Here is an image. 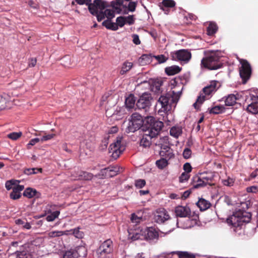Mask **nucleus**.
<instances>
[{
	"mask_svg": "<svg viewBox=\"0 0 258 258\" xmlns=\"http://www.w3.org/2000/svg\"><path fill=\"white\" fill-rule=\"evenodd\" d=\"M76 2L80 5L86 4L88 6L90 13L96 16L98 21H101L106 18L107 20L103 22L102 25L108 29L114 31L118 29L117 25L110 21V20L114 17V13H125V12H122L124 6L122 2L123 1H115L116 2L115 3L112 1L111 7L107 5L105 1H93V3H91L92 1Z\"/></svg>",
	"mask_w": 258,
	"mask_h": 258,
	"instance_id": "obj_1",
	"label": "nucleus"
},
{
	"mask_svg": "<svg viewBox=\"0 0 258 258\" xmlns=\"http://www.w3.org/2000/svg\"><path fill=\"white\" fill-rule=\"evenodd\" d=\"M178 86L174 87V90L168 92L165 95L160 97L156 104L157 107H160L159 112H166L171 109L172 106L174 107L178 101L183 89L177 90Z\"/></svg>",
	"mask_w": 258,
	"mask_h": 258,
	"instance_id": "obj_2",
	"label": "nucleus"
},
{
	"mask_svg": "<svg viewBox=\"0 0 258 258\" xmlns=\"http://www.w3.org/2000/svg\"><path fill=\"white\" fill-rule=\"evenodd\" d=\"M219 83L217 81H213L210 84L204 87L202 92L200 93L197 101L193 104L195 108L199 109V105L201 104L205 100L209 99L212 94L214 93L219 87Z\"/></svg>",
	"mask_w": 258,
	"mask_h": 258,
	"instance_id": "obj_3",
	"label": "nucleus"
},
{
	"mask_svg": "<svg viewBox=\"0 0 258 258\" xmlns=\"http://www.w3.org/2000/svg\"><path fill=\"white\" fill-rule=\"evenodd\" d=\"M251 219V214L249 213L238 210L227 218V222L234 227H238L243 223H248Z\"/></svg>",
	"mask_w": 258,
	"mask_h": 258,
	"instance_id": "obj_4",
	"label": "nucleus"
},
{
	"mask_svg": "<svg viewBox=\"0 0 258 258\" xmlns=\"http://www.w3.org/2000/svg\"><path fill=\"white\" fill-rule=\"evenodd\" d=\"M220 57L215 52H211L201 60V67L209 70H217L222 66Z\"/></svg>",
	"mask_w": 258,
	"mask_h": 258,
	"instance_id": "obj_5",
	"label": "nucleus"
},
{
	"mask_svg": "<svg viewBox=\"0 0 258 258\" xmlns=\"http://www.w3.org/2000/svg\"><path fill=\"white\" fill-rule=\"evenodd\" d=\"M170 55L173 60L179 61L181 63H188L191 58V53L188 49H180L172 51Z\"/></svg>",
	"mask_w": 258,
	"mask_h": 258,
	"instance_id": "obj_6",
	"label": "nucleus"
},
{
	"mask_svg": "<svg viewBox=\"0 0 258 258\" xmlns=\"http://www.w3.org/2000/svg\"><path fill=\"white\" fill-rule=\"evenodd\" d=\"M160 147V155L163 157L170 159L174 156L172 150L169 146L167 137L160 138L158 143H156Z\"/></svg>",
	"mask_w": 258,
	"mask_h": 258,
	"instance_id": "obj_7",
	"label": "nucleus"
},
{
	"mask_svg": "<svg viewBox=\"0 0 258 258\" xmlns=\"http://www.w3.org/2000/svg\"><path fill=\"white\" fill-rule=\"evenodd\" d=\"M146 122L149 124V126L147 131L148 133L151 134V136L156 137L158 135L163 126V123L156 120L152 116H147L146 117Z\"/></svg>",
	"mask_w": 258,
	"mask_h": 258,
	"instance_id": "obj_8",
	"label": "nucleus"
},
{
	"mask_svg": "<svg viewBox=\"0 0 258 258\" xmlns=\"http://www.w3.org/2000/svg\"><path fill=\"white\" fill-rule=\"evenodd\" d=\"M122 139L121 137H117L115 141L109 146V152L114 159H117L125 149L124 146L121 144Z\"/></svg>",
	"mask_w": 258,
	"mask_h": 258,
	"instance_id": "obj_9",
	"label": "nucleus"
},
{
	"mask_svg": "<svg viewBox=\"0 0 258 258\" xmlns=\"http://www.w3.org/2000/svg\"><path fill=\"white\" fill-rule=\"evenodd\" d=\"M143 124V117L138 113H134L128 122L127 131L128 132L134 133L139 130Z\"/></svg>",
	"mask_w": 258,
	"mask_h": 258,
	"instance_id": "obj_10",
	"label": "nucleus"
},
{
	"mask_svg": "<svg viewBox=\"0 0 258 258\" xmlns=\"http://www.w3.org/2000/svg\"><path fill=\"white\" fill-rule=\"evenodd\" d=\"M214 177V174L213 172H210L202 173L198 178L197 183L194 185V187L198 188L206 186L207 184H213Z\"/></svg>",
	"mask_w": 258,
	"mask_h": 258,
	"instance_id": "obj_11",
	"label": "nucleus"
},
{
	"mask_svg": "<svg viewBox=\"0 0 258 258\" xmlns=\"http://www.w3.org/2000/svg\"><path fill=\"white\" fill-rule=\"evenodd\" d=\"M113 250V245L110 239L104 241L100 246L97 251V254L100 258H105V255L111 253Z\"/></svg>",
	"mask_w": 258,
	"mask_h": 258,
	"instance_id": "obj_12",
	"label": "nucleus"
},
{
	"mask_svg": "<svg viewBox=\"0 0 258 258\" xmlns=\"http://www.w3.org/2000/svg\"><path fill=\"white\" fill-rule=\"evenodd\" d=\"M86 255V248L81 246L77 247V249H71L66 251L63 255V258H84Z\"/></svg>",
	"mask_w": 258,
	"mask_h": 258,
	"instance_id": "obj_13",
	"label": "nucleus"
},
{
	"mask_svg": "<svg viewBox=\"0 0 258 258\" xmlns=\"http://www.w3.org/2000/svg\"><path fill=\"white\" fill-rule=\"evenodd\" d=\"M128 238L132 240H144L146 237V231L140 228L128 230Z\"/></svg>",
	"mask_w": 258,
	"mask_h": 258,
	"instance_id": "obj_14",
	"label": "nucleus"
},
{
	"mask_svg": "<svg viewBox=\"0 0 258 258\" xmlns=\"http://www.w3.org/2000/svg\"><path fill=\"white\" fill-rule=\"evenodd\" d=\"M240 62L241 64L239 70L240 76L243 80H247L251 75L250 66L247 60L244 59H240Z\"/></svg>",
	"mask_w": 258,
	"mask_h": 258,
	"instance_id": "obj_15",
	"label": "nucleus"
},
{
	"mask_svg": "<svg viewBox=\"0 0 258 258\" xmlns=\"http://www.w3.org/2000/svg\"><path fill=\"white\" fill-rule=\"evenodd\" d=\"M136 105L139 109H145L146 111L151 105V97L149 94H143L138 100Z\"/></svg>",
	"mask_w": 258,
	"mask_h": 258,
	"instance_id": "obj_16",
	"label": "nucleus"
},
{
	"mask_svg": "<svg viewBox=\"0 0 258 258\" xmlns=\"http://www.w3.org/2000/svg\"><path fill=\"white\" fill-rule=\"evenodd\" d=\"M169 218V215L167 212L164 209L158 210L154 217L155 221L159 224L164 223L165 221L168 220Z\"/></svg>",
	"mask_w": 258,
	"mask_h": 258,
	"instance_id": "obj_17",
	"label": "nucleus"
},
{
	"mask_svg": "<svg viewBox=\"0 0 258 258\" xmlns=\"http://www.w3.org/2000/svg\"><path fill=\"white\" fill-rule=\"evenodd\" d=\"M176 216L180 217H188L190 216L191 211L187 206H178L175 209Z\"/></svg>",
	"mask_w": 258,
	"mask_h": 258,
	"instance_id": "obj_18",
	"label": "nucleus"
},
{
	"mask_svg": "<svg viewBox=\"0 0 258 258\" xmlns=\"http://www.w3.org/2000/svg\"><path fill=\"white\" fill-rule=\"evenodd\" d=\"M154 136H151V134L148 133L147 131L143 135L142 138L140 141V146L147 148L150 147L151 144V140L154 138Z\"/></svg>",
	"mask_w": 258,
	"mask_h": 258,
	"instance_id": "obj_19",
	"label": "nucleus"
},
{
	"mask_svg": "<svg viewBox=\"0 0 258 258\" xmlns=\"http://www.w3.org/2000/svg\"><path fill=\"white\" fill-rule=\"evenodd\" d=\"M144 231H146V237L145 239L153 240L158 238V232L155 229L152 227H150L146 229H144Z\"/></svg>",
	"mask_w": 258,
	"mask_h": 258,
	"instance_id": "obj_20",
	"label": "nucleus"
},
{
	"mask_svg": "<svg viewBox=\"0 0 258 258\" xmlns=\"http://www.w3.org/2000/svg\"><path fill=\"white\" fill-rule=\"evenodd\" d=\"M24 189V185L18 184L14 187L12 192L10 194V198L13 200H17L21 196V192Z\"/></svg>",
	"mask_w": 258,
	"mask_h": 258,
	"instance_id": "obj_21",
	"label": "nucleus"
},
{
	"mask_svg": "<svg viewBox=\"0 0 258 258\" xmlns=\"http://www.w3.org/2000/svg\"><path fill=\"white\" fill-rule=\"evenodd\" d=\"M174 1H162L159 3V6L161 9L165 12V14H167L169 9L175 6Z\"/></svg>",
	"mask_w": 258,
	"mask_h": 258,
	"instance_id": "obj_22",
	"label": "nucleus"
},
{
	"mask_svg": "<svg viewBox=\"0 0 258 258\" xmlns=\"http://www.w3.org/2000/svg\"><path fill=\"white\" fill-rule=\"evenodd\" d=\"M11 101L10 95L4 93L0 95V110L5 109L7 106V103Z\"/></svg>",
	"mask_w": 258,
	"mask_h": 258,
	"instance_id": "obj_23",
	"label": "nucleus"
},
{
	"mask_svg": "<svg viewBox=\"0 0 258 258\" xmlns=\"http://www.w3.org/2000/svg\"><path fill=\"white\" fill-rule=\"evenodd\" d=\"M196 204L201 211H205L211 206L210 203L204 199H200Z\"/></svg>",
	"mask_w": 258,
	"mask_h": 258,
	"instance_id": "obj_24",
	"label": "nucleus"
},
{
	"mask_svg": "<svg viewBox=\"0 0 258 258\" xmlns=\"http://www.w3.org/2000/svg\"><path fill=\"white\" fill-rule=\"evenodd\" d=\"M105 174L109 176H114L120 172L119 168L118 166L109 167L104 169Z\"/></svg>",
	"mask_w": 258,
	"mask_h": 258,
	"instance_id": "obj_25",
	"label": "nucleus"
},
{
	"mask_svg": "<svg viewBox=\"0 0 258 258\" xmlns=\"http://www.w3.org/2000/svg\"><path fill=\"white\" fill-rule=\"evenodd\" d=\"M180 71L181 68L177 66H172L165 69V72L169 76L174 75Z\"/></svg>",
	"mask_w": 258,
	"mask_h": 258,
	"instance_id": "obj_26",
	"label": "nucleus"
},
{
	"mask_svg": "<svg viewBox=\"0 0 258 258\" xmlns=\"http://www.w3.org/2000/svg\"><path fill=\"white\" fill-rule=\"evenodd\" d=\"M153 56L150 54H143L139 59V62L141 65L150 63L152 61Z\"/></svg>",
	"mask_w": 258,
	"mask_h": 258,
	"instance_id": "obj_27",
	"label": "nucleus"
},
{
	"mask_svg": "<svg viewBox=\"0 0 258 258\" xmlns=\"http://www.w3.org/2000/svg\"><path fill=\"white\" fill-rule=\"evenodd\" d=\"M133 67V63L128 61H125L122 65L120 74L124 75L128 72Z\"/></svg>",
	"mask_w": 258,
	"mask_h": 258,
	"instance_id": "obj_28",
	"label": "nucleus"
},
{
	"mask_svg": "<svg viewBox=\"0 0 258 258\" xmlns=\"http://www.w3.org/2000/svg\"><path fill=\"white\" fill-rule=\"evenodd\" d=\"M182 133V128L180 126H173L170 130V135L177 138Z\"/></svg>",
	"mask_w": 258,
	"mask_h": 258,
	"instance_id": "obj_29",
	"label": "nucleus"
},
{
	"mask_svg": "<svg viewBox=\"0 0 258 258\" xmlns=\"http://www.w3.org/2000/svg\"><path fill=\"white\" fill-rule=\"evenodd\" d=\"M236 95L234 94L229 95L225 100V105L226 106H233L236 103L237 100Z\"/></svg>",
	"mask_w": 258,
	"mask_h": 258,
	"instance_id": "obj_30",
	"label": "nucleus"
},
{
	"mask_svg": "<svg viewBox=\"0 0 258 258\" xmlns=\"http://www.w3.org/2000/svg\"><path fill=\"white\" fill-rule=\"evenodd\" d=\"M218 27L216 23L210 22L207 28V34L209 36L214 35L217 31Z\"/></svg>",
	"mask_w": 258,
	"mask_h": 258,
	"instance_id": "obj_31",
	"label": "nucleus"
},
{
	"mask_svg": "<svg viewBox=\"0 0 258 258\" xmlns=\"http://www.w3.org/2000/svg\"><path fill=\"white\" fill-rule=\"evenodd\" d=\"M246 109L248 112L252 114L258 113V102H252L247 106Z\"/></svg>",
	"mask_w": 258,
	"mask_h": 258,
	"instance_id": "obj_32",
	"label": "nucleus"
},
{
	"mask_svg": "<svg viewBox=\"0 0 258 258\" xmlns=\"http://www.w3.org/2000/svg\"><path fill=\"white\" fill-rule=\"evenodd\" d=\"M136 99L135 96L131 94L125 99V105L126 107L128 108H132L135 104Z\"/></svg>",
	"mask_w": 258,
	"mask_h": 258,
	"instance_id": "obj_33",
	"label": "nucleus"
},
{
	"mask_svg": "<svg viewBox=\"0 0 258 258\" xmlns=\"http://www.w3.org/2000/svg\"><path fill=\"white\" fill-rule=\"evenodd\" d=\"M168 160L167 158H162L156 161V165L159 169H163L168 164Z\"/></svg>",
	"mask_w": 258,
	"mask_h": 258,
	"instance_id": "obj_34",
	"label": "nucleus"
},
{
	"mask_svg": "<svg viewBox=\"0 0 258 258\" xmlns=\"http://www.w3.org/2000/svg\"><path fill=\"white\" fill-rule=\"evenodd\" d=\"M70 232L71 231H52L49 232L48 236L50 237H58L63 235H68Z\"/></svg>",
	"mask_w": 258,
	"mask_h": 258,
	"instance_id": "obj_35",
	"label": "nucleus"
},
{
	"mask_svg": "<svg viewBox=\"0 0 258 258\" xmlns=\"http://www.w3.org/2000/svg\"><path fill=\"white\" fill-rule=\"evenodd\" d=\"M36 189L29 187L24 190L23 196L28 198H32L36 195Z\"/></svg>",
	"mask_w": 258,
	"mask_h": 258,
	"instance_id": "obj_36",
	"label": "nucleus"
},
{
	"mask_svg": "<svg viewBox=\"0 0 258 258\" xmlns=\"http://www.w3.org/2000/svg\"><path fill=\"white\" fill-rule=\"evenodd\" d=\"M172 253L177 254L179 258H195V255L186 251H173Z\"/></svg>",
	"mask_w": 258,
	"mask_h": 258,
	"instance_id": "obj_37",
	"label": "nucleus"
},
{
	"mask_svg": "<svg viewBox=\"0 0 258 258\" xmlns=\"http://www.w3.org/2000/svg\"><path fill=\"white\" fill-rule=\"evenodd\" d=\"M20 183L19 180H10L7 181L5 184L6 188L7 190H9L13 189L14 187Z\"/></svg>",
	"mask_w": 258,
	"mask_h": 258,
	"instance_id": "obj_38",
	"label": "nucleus"
},
{
	"mask_svg": "<svg viewBox=\"0 0 258 258\" xmlns=\"http://www.w3.org/2000/svg\"><path fill=\"white\" fill-rule=\"evenodd\" d=\"M92 177L93 175L91 173L82 171L80 172L79 176L77 177V179L81 180H90L92 179Z\"/></svg>",
	"mask_w": 258,
	"mask_h": 258,
	"instance_id": "obj_39",
	"label": "nucleus"
},
{
	"mask_svg": "<svg viewBox=\"0 0 258 258\" xmlns=\"http://www.w3.org/2000/svg\"><path fill=\"white\" fill-rule=\"evenodd\" d=\"M224 107L222 105L215 106L210 109V113L213 114H219L223 112L224 110Z\"/></svg>",
	"mask_w": 258,
	"mask_h": 258,
	"instance_id": "obj_40",
	"label": "nucleus"
},
{
	"mask_svg": "<svg viewBox=\"0 0 258 258\" xmlns=\"http://www.w3.org/2000/svg\"><path fill=\"white\" fill-rule=\"evenodd\" d=\"M15 223L16 224L21 226L23 228H25L26 229H30L31 227L30 224L28 222H26L25 221L19 219L15 221Z\"/></svg>",
	"mask_w": 258,
	"mask_h": 258,
	"instance_id": "obj_41",
	"label": "nucleus"
},
{
	"mask_svg": "<svg viewBox=\"0 0 258 258\" xmlns=\"http://www.w3.org/2000/svg\"><path fill=\"white\" fill-rule=\"evenodd\" d=\"M60 212L58 211H54L46 216V219L48 222L54 221L59 215Z\"/></svg>",
	"mask_w": 258,
	"mask_h": 258,
	"instance_id": "obj_42",
	"label": "nucleus"
},
{
	"mask_svg": "<svg viewBox=\"0 0 258 258\" xmlns=\"http://www.w3.org/2000/svg\"><path fill=\"white\" fill-rule=\"evenodd\" d=\"M42 172V169L41 168H28L26 169L24 172L25 174L27 175H31L32 174H36L38 172Z\"/></svg>",
	"mask_w": 258,
	"mask_h": 258,
	"instance_id": "obj_43",
	"label": "nucleus"
},
{
	"mask_svg": "<svg viewBox=\"0 0 258 258\" xmlns=\"http://www.w3.org/2000/svg\"><path fill=\"white\" fill-rule=\"evenodd\" d=\"M70 231H71L70 234H73L78 238H81L83 236V233L80 231L79 228H75L73 230H70ZM68 235H69V234Z\"/></svg>",
	"mask_w": 258,
	"mask_h": 258,
	"instance_id": "obj_44",
	"label": "nucleus"
},
{
	"mask_svg": "<svg viewBox=\"0 0 258 258\" xmlns=\"http://www.w3.org/2000/svg\"><path fill=\"white\" fill-rule=\"evenodd\" d=\"M234 180L233 178L228 177L227 179H222V183L224 185L231 186L233 185Z\"/></svg>",
	"mask_w": 258,
	"mask_h": 258,
	"instance_id": "obj_45",
	"label": "nucleus"
},
{
	"mask_svg": "<svg viewBox=\"0 0 258 258\" xmlns=\"http://www.w3.org/2000/svg\"><path fill=\"white\" fill-rule=\"evenodd\" d=\"M21 132H13L8 135V137L13 140H16L22 136Z\"/></svg>",
	"mask_w": 258,
	"mask_h": 258,
	"instance_id": "obj_46",
	"label": "nucleus"
},
{
	"mask_svg": "<svg viewBox=\"0 0 258 258\" xmlns=\"http://www.w3.org/2000/svg\"><path fill=\"white\" fill-rule=\"evenodd\" d=\"M190 177L188 173L183 172L179 176V180L180 182L183 183L188 180Z\"/></svg>",
	"mask_w": 258,
	"mask_h": 258,
	"instance_id": "obj_47",
	"label": "nucleus"
},
{
	"mask_svg": "<svg viewBox=\"0 0 258 258\" xmlns=\"http://www.w3.org/2000/svg\"><path fill=\"white\" fill-rule=\"evenodd\" d=\"M117 27H122L125 25V21L124 17L120 16L116 18V23Z\"/></svg>",
	"mask_w": 258,
	"mask_h": 258,
	"instance_id": "obj_48",
	"label": "nucleus"
},
{
	"mask_svg": "<svg viewBox=\"0 0 258 258\" xmlns=\"http://www.w3.org/2000/svg\"><path fill=\"white\" fill-rule=\"evenodd\" d=\"M146 184V181L144 179H139L135 181V186L137 188H141Z\"/></svg>",
	"mask_w": 258,
	"mask_h": 258,
	"instance_id": "obj_49",
	"label": "nucleus"
},
{
	"mask_svg": "<svg viewBox=\"0 0 258 258\" xmlns=\"http://www.w3.org/2000/svg\"><path fill=\"white\" fill-rule=\"evenodd\" d=\"M153 57H154L160 63L165 62L168 59L167 57L162 54L153 56Z\"/></svg>",
	"mask_w": 258,
	"mask_h": 258,
	"instance_id": "obj_50",
	"label": "nucleus"
},
{
	"mask_svg": "<svg viewBox=\"0 0 258 258\" xmlns=\"http://www.w3.org/2000/svg\"><path fill=\"white\" fill-rule=\"evenodd\" d=\"M142 220V218L137 216L135 213L132 214L131 218L132 223L135 224L139 223Z\"/></svg>",
	"mask_w": 258,
	"mask_h": 258,
	"instance_id": "obj_51",
	"label": "nucleus"
},
{
	"mask_svg": "<svg viewBox=\"0 0 258 258\" xmlns=\"http://www.w3.org/2000/svg\"><path fill=\"white\" fill-rule=\"evenodd\" d=\"M184 18L186 19V21H184L185 23H189V20H196V16L192 14H185Z\"/></svg>",
	"mask_w": 258,
	"mask_h": 258,
	"instance_id": "obj_52",
	"label": "nucleus"
},
{
	"mask_svg": "<svg viewBox=\"0 0 258 258\" xmlns=\"http://www.w3.org/2000/svg\"><path fill=\"white\" fill-rule=\"evenodd\" d=\"M183 157L185 159H188L191 157V151L190 149L186 148L184 149L183 153Z\"/></svg>",
	"mask_w": 258,
	"mask_h": 258,
	"instance_id": "obj_53",
	"label": "nucleus"
},
{
	"mask_svg": "<svg viewBox=\"0 0 258 258\" xmlns=\"http://www.w3.org/2000/svg\"><path fill=\"white\" fill-rule=\"evenodd\" d=\"M55 134H51L44 135L42 136V138H40L41 142H43L48 140H50L52 139L54 137H55Z\"/></svg>",
	"mask_w": 258,
	"mask_h": 258,
	"instance_id": "obj_54",
	"label": "nucleus"
},
{
	"mask_svg": "<svg viewBox=\"0 0 258 258\" xmlns=\"http://www.w3.org/2000/svg\"><path fill=\"white\" fill-rule=\"evenodd\" d=\"M124 18L125 24H128L130 25L134 24L135 20L133 16L124 17Z\"/></svg>",
	"mask_w": 258,
	"mask_h": 258,
	"instance_id": "obj_55",
	"label": "nucleus"
},
{
	"mask_svg": "<svg viewBox=\"0 0 258 258\" xmlns=\"http://www.w3.org/2000/svg\"><path fill=\"white\" fill-rule=\"evenodd\" d=\"M39 142H41L40 138H34L31 139L27 144V148L30 149L31 146H33Z\"/></svg>",
	"mask_w": 258,
	"mask_h": 258,
	"instance_id": "obj_56",
	"label": "nucleus"
},
{
	"mask_svg": "<svg viewBox=\"0 0 258 258\" xmlns=\"http://www.w3.org/2000/svg\"><path fill=\"white\" fill-rule=\"evenodd\" d=\"M246 191L248 192L256 193L257 192H258V186L253 185L247 187L246 188Z\"/></svg>",
	"mask_w": 258,
	"mask_h": 258,
	"instance_id": "obj_57",
	"label": "nucleus"
},
{
	"mask_svg": "<svg viewBox=\"0 0 258 258\" xmlns=\"http://www.w3.org/2000/svg\"><path fill=\"white\" fill-rule=\"evenodd\" d=\"M183 169L184 170V172L188 173L189 174V173L191 171L192 167L189 163H186L183 165Z\"/></svg>",
	"mask_w": 258,
	"mask_h": 258,
	"instance_id": "obj_58",
	"label": "nucleus"
},
{
	"mask_svg": "<svg viewBox=\"0 0 258 258\" xmlns=\"http://www.w3.org/2000/svg\"><path fill=\"white\" fill-rule=\"evenodd\" d=\"M136 7V4L134 2L130 1L128 5V10L131 12H134Z\"/></svg>",
	"mask_w": 258,
	"mask_h": 258,
	"instance_id": "obj_59",
	"label": "nucleus"
},
{
	"mask_svg": "<svg viewBox=\"0 0 258 258\" xmlns=\"http://www.w3.org/2000/svg\"><path fill=\"white\" fill-rule=\"evenodd\" d=\"M107 98L108 96L107 95H104L102 96L100 103V106L101 107L104 106L105 108H106V104L108 103Z\"/></svg>",
	"mask_w": 258,
	"mask_h": 258,
	"instance_id": "obj_60",
	"label": "nucleus"
},
{
	"mask_svg": "<svg viewBox=\"0 0 258 258\" xmlns=\"http://www.w3.org/2000/svg\"><path fill=\"white\" fill-rule=\"evenodd\" d=\"M133 41L134 43L136 45H139L141 43V41L139 39V37L137 34H133L132 35Z\"/></svg>",
	"mask_w": 258,
	"mask_h": 258,
	"instance_id": "obj_61",
	"label": "nucleus"
},
{
	"mask_svg": "<svg viewBox=\"0 0 258 258\" xmlns=\"http://www.w3.org/2000/svg\"><path fill=\"white\" fill-rule=\"evenodd\" d=\"M258 176V170H255L250 175L249 180H252Z\"/></svg>",
	"mask_w": 258,
	"mask_h": 258,
	"instance_id": "obj_62",
	"label": "nucleus"
},
{
	"mask_svg": "<svg viewBox=\"0 0 258 258\" xmlns=\"http://www.w3.org/2000/svg\"><path fill=\"white\" fill-rule=\"evenodd\" d=\"M36 59L35 58H32L29 60L28 66L29 67H33L36 65Z\"/></svg>",
	"mask_w": 258,
	"mask_h": 258,
	"instance_id": "obj_63",
	"label": "nucleus"
},
{
	"mask_svg": "<svg viewBox=\"0 0 258 258\" xmlns=\"http://www.w3.org/2000/svg\"><path fill=\"white\" fill-rule=\"evenodd\" d=\"M189 194H190V192L189 191L187 190V191H184L182 195V198H183V199L187 198L189 196Z\"/></svg>",
	"mask_w": 258,
	"mask_h": 258,
	"instance_id": "obj_64",
	"label": "nucleus"
}]
</instances>
